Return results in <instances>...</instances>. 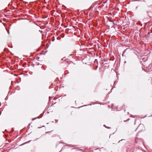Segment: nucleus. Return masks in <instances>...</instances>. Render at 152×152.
Returning a JSON list of instances; mask_svg holds the SVG:
<instances>
[{
  "mask_svg": "<svg viewBox=\"0 0 152 152\" xmlns=\"http://www.w3.org/2000/svg\"><path fill=\"white\" fill-rule=\"evenodd\" d=\"M8 96H7V97H6L5 98V100H7L8 99Z\"/></svg>",
  "mask_w": 152,
  "mask_h": 152,
  "instance_id": "f257e3e1",
  "label": "nucleus"
},
{
  "mask_svg": "<svg viewBox=\"0 0 152 152\" xmlns=\"http://www.w3.org/2000/svg\"><path fill=\"white\" fill-rule=\"evenodd\" d=\"M5 136L6 137H7V136H8V135H7L6 134H5Z\"/></svg>",
  "mask_w": 152,
  "mask_h": 152,
  "instance_id": "f03ea898",
  "label": "nucleus"
},
{
  "mask_svg": "<svg viewBox=\"0 0 152 152\" xmlns=\"http://www.w3.org/2000/svg\"><path fill=\"white\" fill-rule=\"evenodd\" d=\"M141 124H140L139 126H138V129L139 128V127H140V126H141Z\"/></svg>",
  "mask_w": 152,
  "mask_h": 152,
  "instance_id": "7ed1b4c3",
  "label": "nucleus"
},
{
  "mask_svg": "<svg viewBox=\"0 0 152 152\" xmlns=\"http://www.w3.org/2000/svg\"><path fill=\"white\" fill-rule=\"evenodd\" d=\"M50 132H46V133H50Z\"/></svg>",
  "mask_w": 152,
  "mask_h": 152,
  "instance_id": "20e7f679",
  "label": "nucleus"
},
{
  "mask_svg": "<svg viewBox=\"0 0 152 152\" xmlns=\"http://www.w3.org/2000/svg\"><path fill=\"white\" fill-rule=\"evenodd\" d=\"M36 118H33V119H32V120H34Z\"/></svg>",
  "mask_w": 152,
  "mask_h": 152,
  "instance_id": "39448f33",
  "label": "nucleus"
},
{
  "mask_svg": "<svg viewBox=\"0 0 152 152\" xmlns=\"http://www.w3.org/2000/svg\"><path fill=\"white\" fill-rule=\"evenodd\" d=\"M106 127V128H108V129H109V128H110V127Z\"/></svg>",
  "mask_w": 152,
  "mask_h": 152,
  "instance_id": "423d86ee",
  "label": "nucleus"
},
{
  "mask_svg": "<svg viewBox=\"0 0 152 152\" xmlns=\"http://www.w3.org/2000/svg\"><path fill=\"white\" fill-rule=\"evenodd\" d=\"M8 31V33L9 34V30H8V31Z\"/></svg>",
  "mask_w": 152,
  "mask_h": 152,
  "instance_id": "0eeeda50",
  "label": "nucleus"
},
{
  "mask_svg": "<svg viewBox=\"0 0 152 152\" xmlns=\"http://www.w3.org/2000/svg\"><path fill=\"white\" fill-rule=\"evenodd\" d=\"M104 126L105 127H107L105 126V125H104Z\"/></svg>",
  "mask_w": 152,
  "mask_h": 152,
  "instance_id": "6e6552de",
  "label": "nucleus"
},
{
  "mask_svg": "<svg viewBox=\"0 0 152 152\" xmlns=\"http://www.w3.org/2000/svg\"><path fill=\"white\" fill-rule=\"evenodd\" d=\"M97 68V66H96V68L95 69H96Z\"/></svg>",
  "mask_w": 152,
  "mask_h": 152,
  "instance_id": "1a4fd4ad",
  "label": "nucleus"
},
{
  "mask_svg": "<svg viewBox=\"0 0 152 152\" xmlns=\"http://www.w3.org/2000/svg\"><path fill=\"white\" fill-rule=\"evenodd\" d=\"M126 121H127V120H126V121L124 120V122H126Z\"/></svg>",
  "mask_w": 152,
  "mask_h": 152,
  "instance_id": "9d476101",
  "label": "nucleus"
},
{
  "mask_svg": "<svg viewBox=\"0 0 152 152\" xmlns=\"http://www.w3.org/2000/svg\"><path fill=\"white\" fill-rule=\"evenodd\" d=\"M10 70L11 69V67H10Z\"/></svg>",
  "mask_w": 152,
  "mask_h": 152,
  "instance_id": "9b49d317",
  "label": "nucleus"
}]
</instances>
